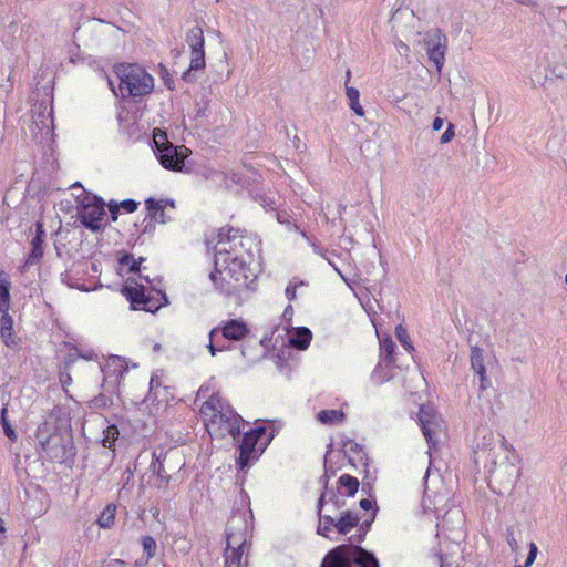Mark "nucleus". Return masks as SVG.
Returning a JSON list of instances; mask_svg holds the SVG:
<instances>
[{"mask_svg": "<svg viewBox=\"0 0 567 567\" xmlns=\"http://www.w3.org/2000/svg\"><path fill=\"white\" fill-rule=\"evenodd\" d=\"M107 208H109V213H110V218L112 221H116L118 216H120V205H118V202L114 200V199H111L107 204H106Z\"/></svg>", "mask_w": 567, "mask_h": 567, "instance_id": "obj_54", "label": "nucleus"}, {"mask_svg": "<svg viewBox=\"0 0 567 567\" xmlns=\"http://www.w3.org/2000/svg\"><path fill=\"white\" fill-rule=\"evenodd\" d=\"M200 69H193V59H190V63L188 69L182 74V80L188 83H194L197 81L196 72Z\"/></svg>", "mask_w": 567, "mask_h": 567, "instance_id": "obj_53", "label": "nucleus"}, {"mask_svg": "<svg viewBox=\"0 0 567 567\" xmlns=\"http://www.w3.org/2000/svg\"><path fill=\"white\" fill-rule=\"evenodd\" d=\"M11 282L6 278V274L0 269V310H9L10 307Z\"/></svg>", "mask_w": 567, "mask_h": 567, "instance_id": "obj_30", "label": "nucleus"}, {"mask_svg": "<svg viewBox=\"0 0 567 567\" xmlns=\"http://www.w3.org/2000/svg\"><path fill=\"white\" fill-rule=\"evenodd\" d=\"M59 379L64 389L72 383V378L69 373V370L60 369L59 370Z\"/></svg>", "mask_w": 567, "mask_h": 567, "instance_id": "obj_61", "label": "nucleus"}, {"mask_svg": "<svg viewBox=\"0 0 567 567\" xmlns=\"http://www.w3.org/2000/svg\"><path fill=\"white\" fill-rule=\"evenodd\" d=\"M328 501L331 502L336 508H341L344 505V502L339 499L333 489L329 491V494L327 496V502Z\"/></svg>", "mask_w": 567, "mask_h": 567, "instance_id": "obj_63", "label": "nucleus"}, {"mask_svg": "<svg viewBox=\"0 0 567 567\" xmlns=\"http://www.w3.org/2000/svg\"><path fill=\"white\" fill-rule=\"evenodd\" d=\"M186 42L192 49L193 69H204L205 61V38L200 27L192 28L186 34Z\"/></svg>", "mask_w": 567, "mask_h": 567, "instance_id": "obj_14", "label": "nucleus"}, {"mask_svg": "<svg viewBox=\"0 0 567 567\" xmlns=\"http://www.w3.org/2000/svg\"><path fill=\"white\" fill-rule=\"evenodd\" d=\"M79 357H80V354H78V353H68L65 355V358L63 360V363L60 367V369L70 370L71 367L76 362Z\"/></svg>", "mask_w": 567, "mask_h": 567, "instance_id": "obj_59", "label": "nucleus"}, {"mask_svg": "<svg viewBox=\"0 0 567 567\" xmlns=\"http://www.w3.org/2000/svg\"><path fill=\"white\" fill-rule=\"evenodd\" d=\"M162 385L159 377L153 374L150 380V391L146 396V400L156 401L157 400V389Z\"/></svg>", "mask_w": 567, "mask_h": 567, "instance_id": "obj_47", "label": "nucleus"}, {"mask_svg": "<svg viewBox=\"0 0 567 567\" xmlns=\"http://www.w3.org/2000/svg\"><path fill=\"white\" fill-rule=\"evenodd\" d=\"M114 363H118V355H111L104 367L101 368V371L104 375V381L116 383L120 381L122 377H117L116 373L118 370H114Z\"/></svg>", "mask_w": 567, "mask_h": 567, "instance_id": "obj_32", "label": "nucleus"}, {"mask_svg": "<svg viewBox=\"0 0 567 567\" xmlns=\"http://www.w3.org/2000/svg\"><path fill=\"white\" fill-rule=\"evenodd\" d=\"M118 83L120 96L123 100L141 102L154 90V78L136 63H118L114 65Z\"/></svg>", "mask_w": 567, "mask_h": 567, "instance_id": "obj_3", "label": "nucleus"}, {"mask_svg": "<svg viewBox=\"0 0 567 567\" xmlns=\"http://www.w3.org/2000/svg\"><path fill=\"white\" fill-rule=\"evenodd\" d=\"M447 38L440 29L431 30L424 39L429 60L434 63L440 74L445 62Z\"/></svg>", "mask_w": 567, "mask_h": 567, "instance_id": "obj_10", "label": "nucleus"}, {"mask_svg": "<svg viewBox=\"0 0 567 567\" xmlns=\"http://www.w3.org/2000/svg\"><path fill=\"white\" fill-rule=\"evenodd\" d=\"M245 433L251 435L252 437L257 439L259 442L267 433V427L265 425H257L254 429H250L246 431Z\"/></svg>", "mask_w": 567, "mask_h": 567, "instance_id": "obj_57", "label": "nucleus"}, {"mask_svg": "<svg viewBox=\"0 0 567 567\" xmlns=\"http://www.w3.org/2000/svg\"><path fill=\"white\" fill-rule=\"evenodd\" d=\"M243 419L233 420L231 424H228V427L226 429V432H220L219 435L221 437H225L226 435H230L234 440H237L240 437V422Z\"/></svg>", "mask_w": 567, "mask_h": 567, "instance_id": "obj_46", "label": "nucleus"}, {"mask_svg": "<svg viewBox=\"0 0 567 567\" xmlns=\"http://www.w3.org/2000/svg\"><path fill=\"white\" fill-rule=\"evenodd\" d=\"M39 445L50 460L60 463H65L69 460L73 461L76 454L71 425L64 424L61 433L45 436V440L39 442Z\"/></svg>", "mask_w": 567, "mask_h": 567, "instance_id": "obj_5", "label": "nucleus"}, {"mask_svg": "<svg viewBox=\"0 0 567 567\" xmlns=\"http://www.w3.org/2000/svg\"><path fill=\"white\" fill-rule=\"evenodd\" d=\"M155 220L146 216L142 221L143 228L141 234H153L155 230Z\"/></svg>", "mask_w": 567, "mask_h": 567, "instance_id": "obj_58", "label": "nucleus"}, {"mask_svg": "<svg viewBox=\"0 0 567 567\" xmlns=\"http://www.w3.org/2000/svg\"><path fill=\"white\" fill-rule=\"evenodd\" d=\"M251 530L252 527L248 524L247 515L240 511L234 512L225 529L226 551H229L233 545L250 546L248 537L251 536Z\"/></svg>", "mask_w": 567, "mask_h": 567, "instance_id": "obj_9", "label": "nucleus"}, {"mask_svg": "<svg viewBox=\"0 0 567 567\" xmlns=\"http://www.w3.org/2000/svg\"><path fill=\"white\" fill-rule=\"evenodd\" d=\"M0 336L4 342V344L12 349V350H19L20 349V338H17L14 334H13V330L12 331H6V333H3V331H0Z\"/></svg>", "mask_w": 567, "mask_h": 567, "instance_id": "obj_45", "label": "nucleus"}, {"mask_svg": "<svg viewBox=\"0 0 567 567\" xmlns=\"http://www.w3.org/2000/svg\"><path fill=\"white\" fill-rule=\"evenodd\" d=\"M230 233L239 234L240 229L234 228V227L228 226V225L219 228L218 234H217L218 241H217L216 246L214 247L215 251H216V248L217 249L226 248L224 245L225 244H230Z\"/></svg>", "mask_w": 567, "mask_h": 567, "instance_id": "obj_38", "label": "nucleus"}, {"mask_svg": "<svg viewBox=\"0 0 567 567\" xmlns=\"http://www.w3.org/2000/svg\"><path fill=\"white\" fill-rule=\"evenodd\" d=\"M155 292H156L157 297H155L151 293H147L146 299H145V306L143 308L144 311L155 313L162 307L168 305V297L165 293V291H163L161 289H155Z\"/></svg>", "mask_w": 567, "mask_h": 567, "instance_id": "obj_25", "label": "nucleus"}, {"mask_svg": "<svg viewBox=\"0 0 567 567\" xmlns=\"http://www.w3.org/2000/svg\"><path fill=\"white\" fill-rule=\"evenodd\" d=\"M140 543L143 547V556L148 560L156 554L157 544L152 536L144 535L141 537Z\"/></svg>", "mask_w": 567, "mask_h": 567, "instance_id": "obj_40", "label": "nucleus"}, {"mask_svg": "<svg viewBox=\"0 0 567 567\" xmlns=\"http://www.w3.org/2000/svg\"><path fill=\"white\" fill-rule=\"evenodd\" d=\"M312 340V332L307 327L297 328L296 332L289 337V344L297 350H306Z\"/></svg>", "mask_w": 567, "mask_h": 567, "instance_id": "obj_24", "label": "nucleus"}, {"mask_svg": "<svg viewBox=\"0 0 567 567\" xmlns=\"http://www.w3.org/2000/svg\"><path fill=\"white\" fill-rule=\"evenodd\" d=\"M316 417L321 424H334L343 422L346 414L341 410H321Z\"/></svg>", "mask_w": 567, "mask_h": 567, "instance_id": "obj_29", "label": "nucleus"}, {"mask_svg": "<svg viewBox=\"0 0 567 567\" xmlns=\"http://www.w3.org/2000/svg\"><path fill=\"white\" fill-rule=\"evenodd\" d=\"M360 516L350 509L340 513L336 520V530L339 535H348L354 527L359 525Z\"/></svg>", "mask_w": 567, "mask_h": 567, "instance_id": "obj_21", "label": "nucleus"}, {"mask_svg": "<svg viewBox=\"0 0 567 567\" xmlns=\"http://www.w3.org/2000/svg\"><path fill=\"white\" fill-rule=\"evenodd\" d=\"M161 68H162L161 78L163 79L165 86L168 90H174V80L169 75V72L167 71L166 68H164L162 65H161Z\"/></svg>", "mask_w": 567, "mask_h": 567, "instance_id": "obj_60", "label": "nucleus"}, {"mask_svg": "<svg viewBox=\"0 0 567 567\" xmlns=\"http://www.w3.org/2000/svg\"><path fill=\"white\" fill-rule=\"evenodd\" d=\"M471 368L480 378V391H484L491 386V381L486 377V369L484 365L483 349L477 346L471 349Z\"/></svg>", "mask_w": 567, "mask_h": 567, "instance_id": "obj_18", "label": "nucleus"}, {"mask_svg": "<svg viewBox=\"0 0 567 567\" xmlns=\"http://www.w3.org/2000/svg\"><path fill=\"white\" fill-rule=\"evenodd\" d=\"M94 200L97 204V207L78 209L76 218L85 229L92 233H100L103 231L107 226V223L105 221L106 203L103 198H95Z\"/></svg>", "mask_w": 567, "mask_h": 567, "instance_id": "obj_11", "label": "nucleus"}, {"mask_svg": "<svg viewBox=\"0 0 567 567\" xmlns=\"http://www.w3.org/2000/svg\"><path fill=\"white\" fill-rule=\"evenodd\" d=\"M152 150L159 164L168 171L189 172L186 166V158L192 151L185 145H174L167 140L164 131L156 128L153 134Z\"/></svg>", "mask_w": 567, "mask_h": 567, "instance_id": "obj_4", "label": "nucleus"}, {"mask_svg": "<svg viewBox=\"0 0 567 567\" xmlns=\"http://www.w3.org/2000/svg\"><path fill=\"white\" fill-rule=\"evenodd\" d=\"M347 96L349 99V106L358 116L364 115V110L359 103L360 92L358 89L353 86H347L346 89Z\"/></svg>", "mask_w": 567, "mask_h": 567, "instance_id": "obj_33", "label": "nucleus"}, {"mask_svg": "<svg viewBox=\"0 0 567 567\" xmlns=\"http://www.w3.org/2000/svg\"><path fill=\"white\" fill-rule=\"evenodd\" d=\"M71 425V420L62 408L54 406L45 416L44 421L38 426L35 437L38 442H43L45 436H52L62 432V426Z\"/></svg>", "mask_w": 567, "mask_h": 567, "instance_id": "obj_12", "label": "nucleus"}, {"mask_svg": "<svg viewBox=\"0 0 567 567\" xmlns=\"http://www.w3.org/2000/svg\"><path fill=\"white\" fill-rule=\"evenodd\" d=\"M419 424L422 430V433L429 444V454L431 455V450L436 447L437 441L434 435L436 430L441 427V424L437 420L436 414L431 410L422 406L417 413Z\"/></svg>", "mask_w": 567, "mask_h": 567, "instance_id": "obj_15", "label": "nucleus"}, {"mask_svg": "<svg viewBox=\"0 0 567 567\" xmlns=\"http://www.w3.org/2000/svg\"><path fill=\"white\" fill-rule=\"evenodd\" d=\"M118 205L120 209H123L125 213H134L135 210H137L140 203L136 202L135 199L127 198L120 202Z\"/></svg>", "mask_w": 567, "mask_h": 567, "instance_id": "obj_51", "label": "nucleus"}, {"mask_svg": "<svg viewBox=\"0 0 567 567\" xmlns=\"http://www.w3.org/2000/svg\"><path fill=\"white\" fill-rule=\"evenodd\" d=\"M2 316L0 317V331H12L13 330V319L9 315L8 310H0Z\"/></svg>", "mask_w": 567, "mask_h": 567, "instance_id": "obj_48", "label": "nucleus"}, {"mask_svg": "<svg viewBox=\"0 0 567 567\" xmlns=\"http://www.w3.org/2000/svg\"><path fill=\"white\" fill-rule=\"evenodd\" d=\"M506 540L513 551H516L518 549V543L515 538V533H514L513 526H508L506 528Z\"/></svg>", "mask_w": 567, "mask_h": 567, "instance_id": "obj_55", "label": "nucleus"}, {"mask_svg": "<svg viewBox=\"0 0 567 567\" xmlns=\"http://www.w3.org/2000/svg\"><path fill=\"white\" fill-rule=\"evenodd\" d=\"M217 334L229 341H241L250 332L246 322L240 319H229L215 327Z\"/></svg>", "mask_w": 567, "mask_h": 567, "instance_id": "obj_17", "label": "nucleus"}, {"mask_svg": "<svg viewBox=\"0 0 567 567\" xmlns=\"http://www.w3.org/2000/svg\"><path fill=\"white\" fill-rule=\"evenodd\" d=\"M113 369L118 370L117 377H123L128 371L126 362L121 357H118V363H114Z\"/></svg>", "mask_w": 567, "mask_h": 567, "instance_id": "obj_62", "label": "nucleus"}, {"mask_svg": "<svg viewBox=\"0 0 567 567\" xmlns=\"http://www.w3.org/2000/svg\"><path fill=\"white\" fill-rule=\"evenodd\" d=\"M117 262L120 264V266H127V272L140 274V267L132 254L127 251H122L118 255Z\"/></svg>", "mask_w": 567, "mask_h": 567, "instance_id": "obj_39", "label": "nucleus"}, {"mask_svg": "<svg viewBox=\"0 0 567 567\" xmlns=\"http://www.w3.org/2000/svg\"><path fill=\"white\" fill-rule=\"evenodd\" d=\"M45 111H47V106L43 103H41L38 106L37 118L34 120L35 125L40 130H43L44 127H49L48 122L51 124L53 123L52 109H50V112L48 113V115H45Z\"/></svg>", "mask_w": 567, "mask_h": 567, "instance_id": "obj_37", "label": "nucleus"}, {"mask_svg": "<svg viewBox=\"0 0 567 567\" xmlns=\"http://www.w3.org/2000/svg\"><path fill=\"white\" fill-rule=\"evenodd\" d=\"M8 409L7 404H3V406L0 410V422L3 427L4 435L12 442L17 440V433L13 426L10 424L8 417H7Z\"/></svg>", "mask_w": 567, "mask_h": 567, "instance_id": "obj_36", "label": "nucleus"}, {"mask_svg": "<svg viewBox=\"0 0 567 567\" xmlns=\"http://www.w3.org/2000/svg\"><path fill=\"white\" fill-rule=\"evenodd\" d=\"M109 404H110V399L105 394H102V393L94 396L90 402V406L93 409H104Z\"/></svg>", "mask_w": 567, "mask_h": 567, "instance_id": "obj_49", "label": "nucleus"}, {"mask_svg": "<svg viewBox=\"0 0 567 567\" xmlns=\"http://www.w3.org/2000/svg\"><path fill=\"white\" fill-rule=\"evenodd\" d=\"M206 404L210 406L214 411H216V413H214V419L212 420L210 427H215V425L218 424L219 433L226 432L228 424H231L233 420L240 419V415L236 413L229 405H227V409L225 411L221 404L220 410H217L215 406H212L210 402H207Z\"/></svg>", "mask_w": 567, "mask_h": 567, "instance_id": "obj_19", "label": "nucleus"}, {"mask_svg": "<svg viewBox=\"0 0 567 567\" xmlns=\"http://www.w3.org/2000/svg\"><path fill=\"white\" fill-rule=\"evenodd\" d=\"M373 520L368 518L359 522L358 534L350 536L347 544L330 549L321 560L320 567H380L375 554L361 546Z\"/></svg>", "mask_w": 567, "mask_h": 567, "instance_id": "obj_1", "label": "nucleus"}, {"mask_svg": "<svg viewBox=\"0 0 567 567\" xmlns=\"http://www.w3.org/2000/svg\"><path fill=\"white\" fill-rule=\"evenodd\" d=\"M248 270V264L237 256H231L228 248H216L214 270L209 274V279L217 290L231 296L249 287Z\"/></svg>", "mask_w": 567, "mask_h": 567, "instance_id": "obj_2", "label": "nucleus"}, {"mask_svg": "<svg viewBox=\"0 0 567 567\" xmlns=\"http://www.w3.org/2000/svg\"><path fill=\"white\" fill-rule=\"evenodd\" d=\"M395 349L396 344L390 336H385L380 339V362L375 370L381 369L384 363L386 368H392L395 364Z\"/></svg>", "mask_w": 567, "mask_h": 567, "instance_id": "obj_20", "label": "nucleus"}, {"mask_svg": "<svg viewBox=\"0 0 567 567\" xmlns=\"http://www.w3.org/2000/svg\"><path fill=\"white\" fill-rule=\"evenodd\" d=\"M322 509H323V507H321L319 509V507L317 506V515L319 517V524L317 526V534L324 538L333 539L329 535V533L332 530V528H336L337 518H333L330 515L322 514Z\"/></svg>", "mask_w": 567, "mask_h": 567, "instance_id": "obj_26", "label": "nucleus"}, {"mask_svg": "<svg viewBox=\"0 0 567 567\" xmlns=\"http://www.w3.org/2000/svg\"><path fill=\"white\" fill-rule=\"evenodd\" d=\"M306 282L303 280H300L299 282H292L290 281L289 285L286 287L285 295L289 301H292L297 298V287L298 286H305Z\"/></svg>", "mask_w": 567, "mask_h": 567, "instance_id": "obj_50", "label": "nucleus"}, {"mask_svg": "<svg viewBox=\"0 0 567 567\" xmlns=\"http://www.w3.org/2000/svg\"><path fill=\"white\" fill-rule=\"evenodd\" d=\"M329 481H330V475L328 474V466H327V464H324V474L322 476H320V478H319V482L323 485V491H322L320 497L318 498L319 509L321 507H323L327 503V496L329 494V487H328Z\"/></svg>", "mask_w": 567, "mask_h": 567, "instance_id": "obj_43", "label": "nucleus"}, {"mask_svg": "<svg viewBox=\"0 0 567 567\" xmlns=\"http://www.w3.org/2000/svg\"><path fill=\"white\" fill-rule=\"evenodd\" d=\"M338 487L339 489H344L348 497H353L359 491L360 482L350 474H342L338 478Z\"/></svg>", "mask_w": 567, "mask_h": 567, "instance_id": "obj_27", "label": "nucleus"}, {"mask_svg": "<svg viewBox=\"0 0 567 567\" xmlns=\"http://www.w3.org/2000/svg\"><path fill=\"white\" fill-rule=\"evenodd\" d=\"M121 293L127 299L133 310H143L148 292L144 285L137 284L134 278H128L122 286Z\"/></svg>", "mask_w": 567, "mask_h": 567, "instance_id": "obj_16", "label": "nucleus"}, {"mask_svg": "<svg viewBox=\"0 0 567 567\" xmlns=\"http://www.w3.org/2000/svg\"><path fill=\"white\" fill-rule=\"evenodd\" d=\"M185 466L184 455L176 447L159 453H153L151 470L164 483L165 486L172 481L173 474L178 473Z\"/></svg>", "mask_w": 567, "mask_h": 567, "instance_id": "obj_6", "label": "nucleus"}, {"mask_svg": "<svg viewBox=\"0 0 567 567\" xmlns=\"http://www.w3.org/2000/svg\"><path fill=\"white\" fill-rule=\"evenodd\" d=\"M504 444V437L495 435L487 426L477 427L473 441L475 462L485 457L486 461L496 463V449L502 450Z\"/></svg>", "mask_w": 567, "mask_h": 567, "instance_id": "obj_7", "label": "nucleus"}, {"mask_svg": "<svg viewBox=\"0 0 567 567\" xmlns=\"http://www.w3.org/2000/svg\"><path fill=\"white\" fill-rule=\"evenodd\" d=\"M121 437V430L117 424L110 423L102 431V437L97 442L105 449L113 451L115 450V443Z\"/></svg>", "mask_w": 567, "mask_h": 567, "instance_id": "obj_22", "label": "nucleus"}, {"mask_svg": "<svg viewBox=\"0 0 567 567\" xmlns=\"http://www.w3.org/2000/svg\"><path fill=\"white\" fill-rule=\"evenodd\" d=\"M116 513V505L111 503L105 506L97 518V524L101 528H110L114 525Z\"/></svg>", "mask_w": 567, "mask_h": 567, "instance_id": "obj_31", "label": "nucleus"}, {"mask_svg": "<svg viewBox=\"0 0 567 567\" xmlns=\"http://www.w3.org/2000/svg\"><path fill=\"white\" fill-rule=\"evenodd\" d=\"M95 198L97 199V198H102V197L83 189V193L76 197V204H78L76 209H89V208L97 207V204L94 200Z\"/></svg>", "mask_w": 567, "mask_h": 567, "instance_id": "obj_35", "label": "nucleus"}, {"mask_svg": "<svg viewBox=\"0 0 567 567\" xmlns=\"http://www.w3.org/2000/svg\"><path fill=\"white\" fill-rule=\"evenodd\" d=\"M145 208L147 210V217H151L155 221L165 224L171 220V217H167L165 214V205L153 197H148L145 200Z\"/></svg>", "mask_w": 567, "mask_h": 567, "instance_id": "obj_23", "label": "nucleus"}, {"mask_svg": "<svg viewBox=\"0 0 567 567\" xmlns=\"http://www.w3.org/2000/svg\"><path fill=\"white\" fill-rule=\"evenodd\" d=\"M359 506L363 511H371V515H370L369 518L375 519L377 513L379 511V506H378L377 501H375V498L373 496H371V497L368 496V498H362L359 502Z\"/></svg>", "mask_w": 567, "mask_h": 567, "instance_id": "obj_44", "label": "nucleus"}, {"mask_svg": "<svg viewBox=\"0 0 567 567\" xmlns=\"http://www.w3.org/2000/svg\"><path fill=\"white\" fill-rule=\"evenodd\" d=\"M537 554H538V548L536 546V544L534 542H530L529 545H528V554H527V557H526V560H525V567H530L536 557H537Z\"/></svg>", "mask_w": 567, "mask_h": 567, "instance_id": "obj_52", "label": "nucleus"}, {"mask_svg": "<svg viewBox=\"0 0 567 567\" xmlns=\"http://www.w3.org/2000/svg\"><path fill=\"white\" fill-rule=\"evenodd\" d=\"M454 135H455V126H454V124L449 123L445 132L440 137V143L446 144V143L451 142L452 138L454 137Z\"/></svg>", "mask_w": 567, "mask_h": 567, "instance_id": "obj_56", "label": "nucleus"}, {"mask_svg": "<svg viewBox=\"0 0 567 567\" xmlns=\"http://www.w3.org/2000/svg\"><path fill=\"white\" fill-rule=\"evenodd\" d=\"M212 114L210 110V97L208 93H203L198 102L196 103V114L195 118L202 120L206 118Z\"/></svg>", "mask_w": 567, "mask_h": 567, "instance_id": "obj_34", "label": "nucleus"}, {"mask_svg": "<svg viewBox=\"0 0 567 567\" xmlns=\"http://www.w3.org/2000/svg\"><path fill=\"white\" fill-rule=\"evenodd\" d=\"M127 563L122 559H112L102 567H126Z\"/></svg>", "mask_w": 567, "mask_h": 567, "instance_id": "obj_64", "label": "nucleus"}, {"mask_svg": "<svg viewBox=\"0 0 567 567\" xmlns=\"http://www.w3.org/2000/svg\"><path fill=\"white\" fill-rule=\"evenodd\" d=\"M395 337L396 339L399 340V342L401 343V346L408 351V352H412L414 351V347L410 340V337H409V333H408V330L402 326V324H399L396 328H395Z\"/></svg>", "mask_w": 567, "mask_h": 567, "instance_id": "obj_42", "label": "nucleus"}, {"mask_svg": "<svg viewBox=\"0 0 567 567\" xmlns=\"http://www.w3.org/2000/svg\"><path fill=\"white\" fill-rule=\"evenodd\" d=\"M35 231L30 241V251L25 258L24 264L21 266V272H25L30 266L38 265L44 254L45 229L42 220H37Z\"/></svg>", "mask_w": 567, "mask_h": 567, "instance_id": "obj_13", "label": "nucleus"}, {"mask_svg": "<svg viewBox=\"0 0 567 567\" xmlns=\"http://www.w3.org/2000/svg\"><path fill=\"white\" fill-rule=\"evenodd\" d=\"M246 547L247 546L233 545V548L229 549L231 550L230 554H228V551L225 550V567H244L243 555Z\"/></svg>", "mask_w": 567, "mask_h": 567, "instance_id": "obj_28", "label": "nucleus"}, {"mask_svg": "<svg viewBox=\"0 0 567 567\" xmlns=\"http://www.w3.org/2000/svg\"><path fill=\"white\" fill-rule=\"evenodd\" d=\"M275 437V431L272 430L267 440L259 445V441L251 435L244 433L241 440L237 445L238 456L236 458V466L238 471H244L249 467L251 462L258 460L259 456L265 452L267 446Z\"/></svg>", "mask_w": 567, "mask_h": 567, "instance_id": "obj_8", "label": "nucleus"}, {"mask_svg": "<svg viewBox=\"0 0 567 567\" xmlns=\"http://www.w3.org/2000/svg\"><path fill=\"white\" fill-rule=\"evenodd\" d=\"M209 342L207 344V349L209 353L214 357L217 352L229 350V346H217L218 334L217 329H212L208 333Z\"/></svg>", "mask_w": 567, "mask_h": 567, "instance_id": "obj_41", "label": "nucleus"}]
</instances>
